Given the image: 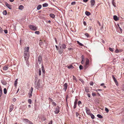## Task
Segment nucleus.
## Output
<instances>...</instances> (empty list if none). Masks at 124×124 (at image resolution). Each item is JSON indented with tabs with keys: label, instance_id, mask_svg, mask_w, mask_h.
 <instances>
[{
	"label": "nucleus",
	"instance_id": "f257e3e1",
	"mask_svg": "<svg viewBox=\"0 0 124 124\" xmlns=\"http://www.w3.org/2000/svg\"><path fill=\"white\" fill-rule=\"evenodd\" d=\"M29 47H26L24 48V57L25 58V60L27 61L28 60L29 56Z\"/></svg>",
	"mask_w": 124,
	"mask_h": 124
},
{
	"label": "nucleus",
	"instance_id": "f03ea898",
	"mask_svg": "<svg viewBox=\"0 0 124 124\" xmlns=\"http://www.w3.org/2000/svg\"><path fill=\"white\" fill-rule=\"evenodd\" d=\"M59 48L58 49V52L60 54H61L63 52V49L66 48V45L64 44H61L60 43L59 44Z\"/></svg>",
	"mask_w": 124,
	"mask_h": 124
},
{
	"label": "nucleus",
	"instance_id": "7ed1b4c3",
	"mask_svg": "<svg viewBox=\"0 0 124 124\" xmlns=\"http://www.w3.org/2000/svg\"><path fill=\"white\" fill-rule=\"evenodd\" d=\"M39 81V80L38 82H35V86L36 88L38 89H39L40 88L42 87L43 86L42 85L40 84Z\"/></svg>",
	"mask_w": 124,
	"mask_h": 124
},
{
	"label": "nucleus",
	"instance_id": "20e7f679",
	"mask_svg": "<svg viewBox=\"0 0 124 124\" xmlns=\"http://www.w3.org/2000/svg\"><path fill=\"white\" fill-rule=\"evenodd\" d=\"M30 28L32 30L36 31L37 30V27L33 25H31L29 26Z\"/></svg>",
	"mask_w": 124,
	"mask_h": 124
},
{
	"label": "nucleus",
	"instance_id": "39448f33",
	"mask_svg": "<svg viewBox=\"0 0 124 124\" xmlns=\"http://www.w3.org/2000/svg\"><path fill=\"white\" fill-rule=\"evenodd\" d=\"M54 111L55 114H58L60 112V108L59 107L57 106L54 109Z\"/></svg>",
	"mask_w": 124,
	"mask_h": 124
},
{
	"label": "nucleus",
	"instance_id": "423d86ee",
	"mask_svg": "<svg viewBox=\"0 0 124 124\" xmlns=\"http://www.w3.org/2000/svg\"><path fill=\"white\" fill-rule=\"evenodd\" d=\"M89 63V60L88 59L86 58V62H85V64L84 66V67L85 69L87 68L88 67V65Z\"/></svg>",
	"mask_w": 124,
	"mask_h": 124
},
{
	"label": "nucleus",
	"instance_id": "0eeeda50",
	"mask_svg": "<svg viewBox=\"0 0 124 124\" xmlns=\"http://www.w3.org/2000/svg\"><path fill=\"white\" fill-rule=\"evenodd\" d=\"M33 89L32 87L31 88V89L30 90L29 92V96L30 98L32 96V92Z\"/></svg>",
	"mask_w": 124,
	"mask_h": 124
},
{
	"label": "nucleus",
	"instance_id": "6e6552de",
	"mask_svg": "<svg viewBox=\"0 0 124 124\" xmlns=\"http://www.w3.org/2000/svg\"><path fill=\"white\" fill-rule=\"evenodd\" d=\"M85 110L86 112L88 115H89L91 114L90 109H89L88 108L85 107Z\"/></svg>",
	"mask_w": 124,
	"mask_h": 124
},
{
	"label": "nucleus",
	"instance_id": "1a4fd4ad",
	"mask_svg": "<svg viewBox=\"0 0 124 124\" xmlns=\"http://www.w3.org/2000/svg\"><path fill=\"white\" fill-rule=\"evenodd\" d=\"M63 86H64V88H63V89L65 91H66L68 87V84L67 83H65V84H64Z\"/></svg>",
	"mask_w": 124,
	"mask_h": 124
},
{
	"label": "nucleus",
	"instance_id": "9d476101",
	"mask_svg": "<svg viewBox=\"0 0 124 124\" xmlns=\"http://www.w3.org/2000/svg\"><path fill=\"white\" fill-rule=\"evenodd\" d=\"M90 2L91 3V5L92 7H93L95 4V1L94 0H91Z\"/></svg>",
	"mask_w": 124,
	"mask_h": 124
},
{
	"label": "nucleus",
	"instance_id": "9b49d317",
	"mask_svg": "<svg viewBox=\"0 0 124 124\" xmlns=\"http://www.w3.org/2000/svg\"><path fill=\"white\" fill-rule=\"evenodd\" d=\"M42 58L41 56H39L38 57V62L39 64H40L42 62Z\"/></svg>",
	"mask_w": 124,
	"mask_h": 124
},
{
	"label": "nucleus",
	"instance_id": "f8f14e48",
	"mask_svg": "<svg viewBox=\"0 0 124 124\" xmlns=\"http://www.w3.org/2000/svg\"><path fill=\"white\" fill-rule=\"evenodd\" d=\"M5 5L9 9H12V7L11 6L7 3H5Z\"/></svg>",
	"mask_w": 124,
	"mask_h": 124
},
{
	"label": "nucleus",
	"instance_id": "ddd939ff",
	"mask_svg": "<svg viewBox=\"0 0 124 124\" xmlns=\"http://www.w3.org/2000/svg\"><path fill=\"white\" fill-rule=\"evenodd\" d=\"M78 105L79 107H82L81 102L80 101H79L78 102Z\"/></svg>",
	"mask_w": 124,
	"mask_h": 124
},
{
	"label": "nucleus",
	"instance_id": "4468645a",
	"mask_svg": "<svg viewBox=\"0 0 124 124\" xmlns=\"http://www.w3.org/2000/svg\"><path fill=\"white\" fill-rule=\"evenodd\" d=\"M8 66L5 65L3 67V69L4 70H6L8 69Z\"/></svg>",
	"mask_w": 124,
	"mask_h": 124
},
{
	"label": "nucleus",
	"instance_id": "2eb2a0df",
	"mask_svg": "<svg viewBox=\"0 0 124 124\" xmlns=\"http://www.w3.org/2000/svg\"><path fill=\"white\" fill-rule=\"evenodd\" d=\"M24 7L22 5H20L18 8V9L20 10H22L24 8Z\"/></svg>",
	"mask_w": 124,
	"mask_h": 124
},
{
	"label": "nucleus",
	"instance_id": "dca6fc26",
	"mask_svg": "<svg viewBox=\"0 0 124 124\" xmlns=\"http://www.w3.org/2000/svg\"><path fill=\"white\" fill-rule=\"evenodd\" d=\"M113 18L114 20L115 21H117L118 20V18L116 16H114Z\"/></svg>",
	"mask_w": 124,
	"mask_h": 124
},
{
	"label": "nucleus",
	"instance_id": "f3484780",
	"mask_svg": "<svg viewBox=\"0 0 124 124\" xmlns=\"http://www.w3.org/2000/svg\"><path fill=\"white\" fill-rule=\"evenodd\" d=\"M112 77L113 79L114 80V82H115L116 83H118V82H117V81L116 80V79L115 77L113 75H112Z\"/></svg>",
	"mask_w": 124,
	"mask_h": 124
},
{
	"label": "nucleus",
	"instance_id": "a211bd4d",
	"mask_svg": "<svg viewBox=\"0 0 124 124\" xmlns=\"http://www.w3.org/2000/svg\"><path fill=\"white\" fill-rule=\"evenodd\" d=\"M41 69L42 70V73L43 74H45V70H44V66L42 65V67H41Z\"/></svg>",
	"mask_w": 124,
	"mask_h": 124
},
{
	"label": "nucleus",
	"instance_id": "6ab92c4d",
	"mask_svg": "<svg viewBox=\"0 0 124 124\" xmlns=\"http://www.w3.org/2000/svg\"><path fill=\"white\" fill-rule=\"evenodd\" d=\"M50 16L53 18H54L55 16V15L53 14H50L49 15Z\"/></svg>",
	"mask_w": 124,
	"mask_h": 124
},
{
	"label": "nucleus",
	"instance_id": "aec40b11",
	"mask_svg": "<svg viewBox=\"0 0 124 124\" xmlns=\"http://www.w3.org/2000/svg\"><path fill=\"white\" fill-rule=\"evenodd\" d=\"M13 109V105H11L10 107L9 111L11 112Z\"/></svg>",
	"mask_w": 124,
	"mask_h": 124
},
{
	"label": "nucleus",
	"instance_id": "412c9836",
	"mask_svg": "<svg viewBox=\"0 0 124 124\" xmlns=\"http://www.w3.org/2000/svg\"><path fill=\"white\" fill-rule=\"evenodd\" d=\"M2 94V91L1 87L0 86V97L1 96Z\"/></svg>",
	"mask_w": 124,
	"mask_h": 124
},
{
	"label": "nucleus",
	"instance_id": "4be33fe9",
	"mask_svg": "<svg viewBox=\"0 0 124 124\" xmlns=\"http://www.w3.org/2000/svg\"><path fill=\"white\" fill-rule=\"evenodd\" d=\"M23 120L24 121V122L25 123H27L28 121L29 122V120L27 119H24Z\"/></svg>",
	"mask_w": 124,
	"mask_h": 124
},
{
	"label": "nucleus",
	"instance_id": "5701e85b",
	"mask_svg": "<svg viewBox=\"0 0 124 124\" xmlns=\"http://www.w3.org/2000/svg\"><path fill=\"white\" fill-rule=\"evenodd\" d=\"M85 15L87 16H89L91 14V13L90 12L87 11H86L85 12Z\"/></svg>",
	"mask_w": 124,
	"mask_h": 124
},
{
	"label": "nucleus",
	"instance_id": "b1692460",
	"mask_svg": "<svg viewBox=\"0 0 124 124\" xmlns=\"http://www.w3.org/2000/svg\"><path fill=\"white\" fill-rule=\"evenodd\" d=\"M1 82L2 84L4 85H6L7 84V82L4 80L1 81Z\"/></svg>",
	"mask_w": 124,
	"mask_h": 124
},
{
	"label": "nucleus",
	"instance_id": "393cba45",
	"mask_svg": "<svg viewBox=\"0 0 124 124\" xmlns=\"http://www.w3.org/2000/svg\"><path fill=\"white\" fill-rule=\"evenodd\" d=\"M17 79H16L14 83V86L16 87L17 85Z\"/></svg>",
	"mask_w": 124,
	"mask_h": 124
},
{
	"label": "nucleus",
	"instance_id": "a878e982",
	"mask_svg": "<svg viewBox=\"0 0 124 124\" xmlns=\"http://www.w3.org/2000/svg\"><path fill=\"white\" fill-rule=\"evenodd\" d=\"M41 7V6L40 5H38L37 7V9L38 10L40 9Z\"/></svg>",
	"mask_w": 124,
	"mask_h": 124
},
{
	"label": "nucleus",
	"instance_id": "bb28decb",
	"mask_svg": "<svg viewBox=\"0 0 124 124\" xmlns=\"http://www.w3.org/2000/svg\"><path fill=\"white\" fill-rule=\"evenodd\" d=\"M77 102L76 101H75L74 102V108H75L76 107L77 105Z\"/></svg>",
	"mask_w": 124,
	"mask_h": 124
},
{
	"label": "nucleus",
	"instance_id": "cd10ccee",
	"mask_svg": "<svg viewBox=\"0 0 124 124\" xmlns=\"http://www.w3.org/2000/svg\"><path fill=\"white\" fill-rule=\"evenodd\" d=\"M48 5V4L46 3H45L43 5V7H47Z\"/></svg>",
	"mask_w": 124,
	"mask_h": 124
},
{
	"label": "nucleus",
	"instance_id": "c85d7f7f",
	"mask_svg": "<svg viewBox=\"0 0 124 124\" xmlns=\"http://www.w3.org/2000/svg\"><path fill=\"white\" fill-rule=\"evenodd\" d=\"M89 115L90 116L92 119H94V116L93 114L91 113Z\"/></svg>",
	"mask_w": 124,
	"mask_h": 124
},
{
	"label": "nucleus",
	"instance_id": "c756f323",
	"mask_svg": "<svg viewBox=\"0 0 124 124\" xmlns=\"http://www.w3.org/2000/svg\"><path fill=\"white\" fill-rule=\"evenodd\" d=\"M97 116L98 118H103V116L100 114L97 115Z\"/></svg>",
	"mask_w": 124,
	"mask_h": 124
},
{
	"label": "nucleus",
	"instance_id": "7c9ffc66",
	"mask_svg": "<svg viewBox=\"0 0 124 124\" xmlns=\"http://www.w3.org/2000/svg\"><path fill=\"white\" fill-rule=\"evenodd\" d=\"M77 42L78 44L79 45L81 46H84L82 44L79 42L78 41H77Z\"/></svg>",
	"mask_w": 124,
	"mask_h": 124
},
{
	"label": "nucleus",
	"instance_id": "2f4dec72",
	"mask_svg": "<svg viewBox=\"0 0 124 124\" xmlns=\"http://www.w3.org/2000/svg\"><path fill=\"white\" fill-rule=\"evenodd\" d=\"M3 14L4 15H6L7 14V11L6 10H4L3 12Z\"/></svg>",
	"mask_w": 124,
	"mask_h": 124
},
{
	"label": "nucleus",
	"instance_id": "473e14b6",
	"mask_svg": "<svg viewBox=\"0 0 124 124\" xmlns=\"http://www.w3.org/2000/svg\"><path fill=\"white\" fill-rule=\"evenodd\" d=\"M67 67L69 69H71L73 68V67L72 66V65L68 66H67Z\"/></svg>",
	"mask_w": 124,
	"mask_h": 124
},
{
	"label": "nucleus",
	"instance_id": "72a5a7b5",
	"mask_svg": "<svg viewBox=\"0 0 124 124\" xmlns=\"http://www.w3.org/2000/svg\"><path fill=\"white\" fill-rule=\"evenodd\" d=\"M7 90L6 88H4V93L5 94H6L7 93Z\"/></svg>",
	"mask_w": 124,
	"mask_h": 124
},
{
	"label": "nucleus",
	"instance_id": "f704fd0d",
	"mask_svg": "<svg viewBox=\"0 0 124 124\" xmlns=\"http://www.w3.org/2000/svg\"><path fill=\"white\" fill-rule=\"evenodd\" d=\"M39 76H40L41 75V70L40 68L39 69Z\"/></svg>",
	"mask_w": 124,
	"mask_h": 124
},
{
	"label": "nucleus",
	"instance_id": "c9c22d12",
	"mask_svg": "<svg viewBox=\"0 0 124 124\" xmlns=\"http://www.w3.org/2000/svg\"><path fill=\"white\" fill-rule=\"evenodd\" d=\"M52 104L53 106H56V103L54 101L52 102Z\"/></svg>",
	"mask_w": 124,
	"mask_h": 124
},
{
	"label": "nucleus",
	"instance_id": "e433bc0d",
	"mask_svg": "<svg viewBox=\"0 0 124 124\" xmlns=\"http://www.w3.org/2000/svg\"><path fill=\"white\" fill-rule=\"evenodd\" d=\"M85 91L86 93H88L89 92V90L87 88H85Z\"/></svg>",
	"mask_w": 124,
	"mask_h": 124
},
{
	"label": "nucleus",
	"instance_id": "4c0bfd02",
	"mask_svg": "<svg viewBox=\"0 0 124 124\" xmlns=\"http://www.w3.org/2000/svg\"><path fill=\"white\" fill-rule=\"evenodd\" d=\"M85 35L88 38L89 37V35L88 33H86L85 34Z\"/></svg>",
	"mask_w": 124,
	"mask_h": 124
},
{
	"label": "nucleus",
	"instance_id": "58836bf2",
	"mask_svg": "<svg viewBox=\"0 0 124 124\" xmlns=\"http://www.w3.org/2000/svg\"><path fill=\"white\" fill-rule=\"evenodd\" d=\"M109 49L110 51L111 52H113V48L110 47L109 48Z\"/></svg>",
	"mask_w": 124,
	"mask_h": 124
},
{
	"label": "nucleus",
	"instance_id": "ea45409f",
	"mask_svg": "<svg viewBox=\"0 0 124 124\" xmlns=\"http://www.w3.org/2000/svg\"><path fill=\"white\" fill-rule=\"evenodd\" d=\"M49 101L50 102H53V100L50 98H49Z\"/></svg>",
	"mask_w": 124,
	"mask_h": 124
},
{
	"label": "nucleus",
	"instance_id": "a19ab883",
	"mask_svg": "<svg viewBox=\"0 0 124 124\" xmlns=\"http://www.w3.org/2000/svg\"><path fill=\"white\" fill-rule=\"evenodd\" d=\"M28 124H33L32 123V122L29 120V122L28 121V122H27Z\"/></svg>",
	"mask_w": 124,
	"mask_h": 124
},
{
	"label": "nucleus",
	"instance_id": "79ce46f5",
	"mask_svg": "<svg viewBox=\"0 0 124 124\" xmlns=\"http://www.w3.org/2000/svg\"><path fill=\"white\" fill-rule=\"evenodd\" d=\"M28 102L30 104H31V100L30 99H29L28 101Z\"/></svg>",
	"mask_w": 124,
	"mask_h": 124
},
{
	"label": "nucleus",
	"instance_id": "37998d69",
	"mask_svg": "<svg viewBox=\"0 0 124 124\" xmlns=\"http://www.w3.org/2000/svg\"><path fill=\"white\" fill-rule=\"evenodd\" d=\"M76 4V2L75 1H73L71 3V5H75Z\"/></svg>",
	"mask_w": 124,
	"mask_h": 124
},
{
	"label": "nucleus",
	"instance_id": "c03bdc74",
	"mask_svg": "<svg viewBox=\"0 0 124 124\" xmlns=\"http://www.w3.org/2000/svg\"><path fill=\"white\" fill-rule=\"evenodd\" d=\"M115 52L116 53H118L119 52V50L117 49H116L115 51Z\"/></svg>",
	"mask_w": 124,
	"mask_h": 124
},
{
	"label": "nucleus",
	"instance_id": "a18cd8bd",
	"mask_svg": "<svg viewBox=\"0 0 124 124\" xmlns=\"http://www.w3.org/2000/svg\"><path fill=\"white\" fill-rule=\"evenodd\" d=\"M35 33L37 34H39V31H36L35 32Z\"/></svg>",
	"mask_w": 124,
	"mask_h": 124
},
{
	"label": "nucleus",
	"instance_id": "49530a36",
	"mask_svg": "<svg viewBox=\"0 0 124 124\" xmlns=\"http://www.w3.org/2000/svg\"><path fill=\"white\" fill-rule=\"evenodd\" d=\"M79 68L80 70H82L83 69V67L82 66L80 65L79 66Z\"/></svg>",
	"mask_w": 124,
	"mask_h": 124
},
{
	"label": "nucleus",
	"instance_id": "de8ad7c7",
	"mask_svg": "<svg viewBox=\"0 0 124 124\" xmlns=\"http://www.w3.org/2000/svg\"><path fill=\"white\" fill-rule=\"evenodd\" d=\"M73 76V80H75L76 81L77 80V79H76V78L74 76Z\"/></svg>",
	"mask_w": 124,
	"mask_h": 124
},
{
	"label": "nucleus",
	"instance_id": "09e8293b",
	"mask_svg": "<svg viewBox=\"0 0 124 124\" xmlns=\"http://www.w3.org/2000/svg\"><path fill=\"white\" fill-rule=\"evenodd\" d=\"M95 91L96 92H97L98 91H102V89H97Z\"/></svg>",
	"mask_w": 124,
	"mask_h": 124
},
{
	"label": "nucleus",
	"instance_id": "8fccbe9b",
	"mask_svg": "<svg viewBox=\"0 0 124 124\" xmlns=\"http://www.w3.org/2000/svg\"><path fill=\"white\" fill-rule=\"evenodd\" d=\"M105 110L107 112H108L109 111L108 109L106 108H105Z\"/></svg>",
	"mask_w": 124,
	"mask_h": 124
},
{
	"label": "nucleus",
	"instance_id": "3c124183",
	"mask_svg": "<svg viewBox=\"0 0 124 124\" xmlns=\"http://www.w3.org/2000/svg\"><path fill=\"white\" fill-rule=\"evenodd\" d=\"M4 32L6 34H7L8 33V31L7 30H4Z\"/></svg>",
	"mask_w": 124,
	"mask_h": 124
},
{
	"label": "nucleus",
	"instance_id": "603ef678",
	"mask_svg": "<svg viewBox=\"0 0 124 124\" xmlns=\"http://www.w3.org/2000/svg\"><path fill=\"white\" fill-rule=\"evenodd\" d=\"M2 32V29L0 27V33H1Z\"/></svg>",
	"mask_w": 124,
	"mask_h": 124
},
{
	"label": "nucleus",
	"instance_id": "864d4df0",
	"mask_svg": "<svg viewBox=\"0 0 124 124\" xmlns=\"http://www.w3.org/2000/svg\"><path fill=\"white\" fill-rule=\"evenodd\" d=\"M92 95L93 96H95L96 95V94L95 93H92Z\"/></svg>",
	"mask_w": 124,
	"mask_h": 124
},
{
	"label": "nucleus",
	"instance_id": "5fc2aeb1",
	"mask_svg": "<svg viewBox=\"0 0 124 124\" xmlns=\"http://www.w3.org/2000/svg\"><path fill=\"white\" fill-rule=\"evenodd\" d=\"M53 123L52 120H51L48 124H52Z\"/></svg>",
	"mask_w": 124,
	"mask_h": 124
},
{
	"label": "nucleus",
	"instance_id": "6e6d98bb",
	"mask_svg": "<svg viewBox=\"0 0 124 124\" xmlns=\"http://www.w3.org/2000/svg\"><path fill=\"white\" fill-rule=\"evenodd\" d=\"M83 23L84 25L85 26L86 25V23L84 21L83 22Z\"/></svg>",
	"mask_w": 124,
	"mask_h": 124
},
{
	"label": "nucleus",
	"instance_id": "4d7b16f0",
	"mask_svg": "<svg viewBox=\"0 0 124 124\" xmlns=\"http://www.w3.org/2000/svg\"><path fill=\"white\" fill-rule=\"evenodd\" d=\"M84 62V60H82L81 61V63L82 64H83Z\"/></svg>",
	"mask_w": 124,
	"mask_h": 124
},
{
	"label": "nucleus",
	"instance_id": "13d9d810",
	"mask_svg": "<svg viewBox=\"0 0 124 124\" xmlns=\"http://www.w3.org/2000/svg\"><path fill=\"white\" fill-rule=\"evenodd\" d=\"M93 82H92L90 83V85H93Z\"/></svg>",
	"mask_w": 124,
	"mask_h": 124
},
{
	"label": "nucleus",
	"instance_id": "bf43d9fd",
	"mask_svg": "<svg viewBox=\"0 0 124 124\" xmlns=\"http://www.w3.org/2000/svg\"><path fill=\"white\" fill-rule=\"evenodd\" d=\"M82 60H84V56L83 55H82L81 56Z\"/></svg>",
	"mask_w": 124,
	"mask_h": 124
},
{
	"label": "nucleus",
	"instance_id": "052dcab7",
	"mask_svg": "<svg viewBox=\"0 0 124 124\" xmlns=\"http://www.w3.org/2000/svg\"><path fill=\"white\" fill-rule=\"evenodd\" d=\"M79 80L82 83H83L84 82L83 80L81 79H79Z\"/></svg>",
	"mask_w": 124,
	"mask_h": 124
},
{
	"label": "nucleus",
	"instance_id": "680f3d73",
	"mask_svg": "<svg viewBox=\"0 0 124 124\" xmlns=\"http://www.w3.org/2000/svg\"><path fill=\"white\" fill-rule=\"evenodd\" d=\"M12 101H16V99L15 98H13L12 99Z\"/></svg>",
	"mask_w": 124,
	"mask_h": 124
},
{
	"label": "nucleus",
	"instance_id": "e2e57ef3",
	"mask_svg": "<svg viewBox=\"0 0 124 124\" xmlns=\"http://www.w3.org/2000/svg\"><path fill=\"white\" fill-rule=\"evenodd\" d=\"M76 115L77 117H78V116L79 115V114L78 112L76 113Z\"/></svg>",
	"mask_w": 124,
	"mask_h": 124
},
{
	"label": "nucleus",
	"instance_id": "0e129e2a",
	"mask_svg": "<svg viewBox=\"0 0 124 124\" xmlns=\"http://www.w3.org/2000/svg\"><path fill=\"white\" fill-rule=\"evenodd\" d=\"M112 4L115 7H116V5L115 4H114V2H113V1H112Z\"/></svg>",
	"mask_w": 124,
	"mask_h": 124
},
{
	"label": "nucleus",
	"instance_id": "69168bd1",
	"mask_svg": "<svg viewBox=\"0 0 124 124\" xmlns=\"http://www.w3.org/2000/svg\"><path fill=\"white\" fill-rule=\"evenodd\" d=\"M87 95L88 96V97H90V96H91L90 94L89 93H88V94H87Z\"/></svg>",
	"mask_w": 124,
	"mask_h": 124
},
{
	"label": "nucleus",
	"instance_id": "338daca9",
	"mask_svg": "<svg viewBox=\"0 0 124 124\" xmlns=\"http://www.w3.org/2000/svg\"><path fill=\"white\" fill-rule=\"evenodd\" d=\"M88 0H83V1L85 2H87Z\"/></svg>",
	"mask_w": 124,
	"mask_h": 124
},
{
	"label": "nucleus",
	"instance_id": "774afa93",
	"mask_svg": "<svg viewBox=\"0 0 124 124\" xmlns=\"http://www.w3.org/2000/svg\"><path fill=\"white\" fill-rule=\"evenodd\" d=\"M55 47H56V49L57 50H58V47L56 45H55Z\"/></svg>",
	"mask_w": 124,
	"mask_h": 124
}]
</instances>
